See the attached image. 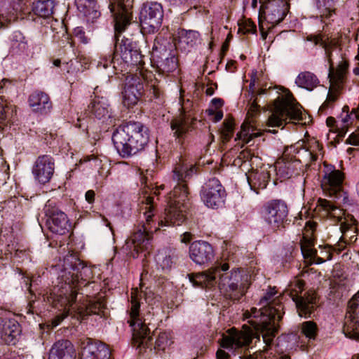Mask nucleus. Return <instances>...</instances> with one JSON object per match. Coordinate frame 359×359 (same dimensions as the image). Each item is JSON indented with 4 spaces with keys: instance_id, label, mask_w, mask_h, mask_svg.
<instances>
[{
    "instance_id": "5fc2aeb1",
    "label": "nucleus",
    "mask_w": 359,
    "mask_h": 359,
    "mask_svg": "<svg viewBox=\"0 0 359 359\" xmlns=\"http://www.w3.org/2000/svg\"><path fill=\"white\" fill-rule=\"evenodd\" d=\"M209 114L214 115L213 121L215 122L219 121L223 117V112L222 111L215 112L212 110H210Z\"/></svg>"
},
{
    "instance_id": "f03ea898",
    "label": "nucleus",
    "mask_w": 359,
    "mask_h": 359,
    "mask_svg": "<svg viewBox=\"0 0 359 359\" xmlns=\"http://www.w3.org/2000/svg\"><path fill=\"white\" fill-rule=\"evenodd\" d=\"M228 263L217 265L202 273L192 274L190 281L196 287H212L217 286L224 295L231 300H239L249 287V277L239 269L229 271Z\"/></svg>"
},
{
    "instance_id": "1a4fd4ad",
    "label": "nucleus",
    "mask_w": 359,
    "mask_h": 359,
    "mask_svg": "<svg viewBox=\"0 0 359 359\" xmlns=\"http://www.w3.org/2000/svg\"><path fill=\"white\" fill-rule=\"evenodd\" d=\"M326 39L325 36L320 33L318 34H309L306 37L307 41L313 43L315 46L319 45L325 49L330 64L328 78L330 85L327 99L320 107V110H324L330 107L337 100L340 90L346 80L348 67V62L344 59H341L337 67H334Z\"/></svg>"
},
{
    "instance_id": "c756f323",
    "label": "nucleus",
    "mask_w": 359,
    "mask_h": 359,
    "mask_svg": "<svg viewBox=\"0 0 359 359\" xmlns=\"http://www.w3.org/2000/svg\"><path fill=\"white\" fill-rule=\"evenodd\" d=\"M88 110L95 118L103 121L111 118L109 105L103 97L95 96L88 105Z\"/></svg>"
},
{
    "instance_id": "a19ab883",
    "label": "nucleus",
    "mask_w": 359,
    "mask_h": 359,
    "mask_svg": "<svg viewBox=\"0 0 359 359\" xmlns=\"http://www.w3.org/2000/svg\"><path fill=\"white\" fill-rule=\"evenodd\" d=\"M302 333L309 339H315L318 333V326L313 321H305L302 323Z\"/></svg>"
},
{
    "instance_id": "13d9d810",
    "label": "nucleus",
    "mask_w": 359,
    "mask_h": 359,
    "mask_svg": "<svg viewBox=\"0 0 359 359\" xmlns=\"http://www.w3.org/2000/svg\"><path fill=\"white\" fill-rule=\"evenodd\" d=\"M181 242L184 243H187L191 240V233L189 232L184 233L181 236Z\"/></svg>"
},
{
    "instance_id": "4be33fe9",
    "label": "nucleus",
    "mask_w": 359,
    "mask_h": 359,
    "mask_svg": "<svg viewBox=\"0 0 359 359\" xmlns=\"http://www.w3.org/2000/svg\"><path fill=\"white\" fill-rule=\"evenodd\" d=\"M81 359H110L111 351L107 346L89 338L80 341Z\"/></svg>"
},
{
    "instance_id": "ea45409f",
    "label": "nucleus",
    "mask_w": 359,
    "mask_h": 359,
    "mask_svg": "<svg viewBox=\"0 0 359 359\" xmlns=\"http://www.w3.org/2000/svg\"><path fill=\"white\" fill-rule=\"evenodd\" d=\"M199 36V33L194 30L182 29L179 32L180 41L191 46L196 43Z\"/></svg>"
},
{
    "instance_id": "a18cd8bd",
    "label": "nucleus",
    "mask_w": 359,
    "mask_h": 359,
    "mask_svg": "<svg viewBox=\"0 0 359 359\" xmlns=\"http://www.w3.org/2000/svg\"><path fill=\"white\" fill-rule=\"evenodd\" d=\"M239 31L243 32V34H254L256 32V25L250 20H245L241 25H240Z\"/></svg>"
},
{
    "instance_id": "603ef678",
    "label": "nucleus",
    "mask_w": 359,
    "mask_h": 359,
    "mask_svg": "<svg viewBox=\"0 0 359 359\" xmlns=\"http://www.w3.org/2000/svg\"><path fill=\"white\" fill-rule=\"evenodd\" d=\"M12 87L11 81L8 79H4L0 81V93H3L4 90H8Z\"/></svg>"
},
{
    "instance_id": "3c124183",
    "label": "nucleus",
    "mask_w": 359,
    "mask_h": 359,
    "mask_svg": "<svg viewBox=\"0 0 359 359\" xmlns=\"http://www.w3.org/2000/svg\"><path fill=\"white\" fill-rule=\"evenodd\" d=\"M347 142L353 145H359V128L351 134Z\"/></svg>"
},
{
    "instance_id": "4d7b16f0",
    "label": "nucleus",
    "mask_w": 359,
    "mask_h": 359,
    "mask_svg": "<svg viewBox=\"0 0 359 359\" xmlns=\"http://www.w3.org/2000/svg\"><path fill=\"white\" fill-rule=\"evenodd\" d=\"M68 313H63L62 316H57L53 321V325L54 327L57 326L67 316Z\"/></svg>"
},
{
    "instance_id": "6e6d98bb",
    "label": "nucleus",
    "mask_w": 359,
    "mask_h": 359,
    "mask_svg": "<svg viewBox=\"0 0 359 359\" xmlns=\"http://www.w3.org/2000/svg\"><path fill=\"white\" fill-rule=\"evenodd\" d=\"M95 191L93 190H88L85 195L86 200L89 203H92L95 199Z\"/></svg>"
},
{
    "instance_id": "774afa93",
    "label": "nucleus",
    "mask_w": 359,
    "mask_h": 359,
    "mask_svg": "<svg viewBox=\"0 0 359 359\" xmlns=\"http://www.w3.org/2000/svg\"><path fill=\"white\" fill-rule=\"evenodd\" d=\"M257 107H258V105L256 103L255 100H254L252 102V105H251V109L252 110H255V109H257Z\"/></svg>"
},
{
    "instance_id": "052dcab7",
    "label": "nucleus",
    "mask_w": 359,
    "mask_h": 359,
    "mask_svg": "<svg viewBox=\"0 0 359 359\" xmlns=\"http://www.w3.org/2000/svg\"><path fill=\"white\" fill-rule=\"evenodd\" d=\"M305 152L308 153V155L309 156V158L311 162H314L318 159V154L315 152L314 150L313 151H305Z\"/></svg>"
},
{
    "instance_id": "c85d7f7f",
    "label": "nucleus",
    "mask_w": 359,
    "mask_h": 359,
    "mask_svg": "<svg viewBox=\"0 0 359 359\" xmlns=\"http://www.w3.org/2000/svg\"><path fill=\"white\" fill-rule=\"evenodd\" d=\"M21 332L19 323L14 319L4 321L1 330V338L7 344H15Z\"/></svg>"
},
{
    "instance_id": "5701e85b",
    "label": "nucleus",
    "mask_w": 359,
    "mask_h": 359,
    "mask_svg": "<svg viewBox=\"0 0 359 359\" xmlns=\"http://www.w3.org/2000/svg\"><path fill=\"white\" fill-rule=\"evenodd\" d=\"M261 10L264 14L265 20L273 27L285 18L287 4L284 0H269L262 5Z\"/></svg>"
},
{
    "instance_id": "e433bc0d",
    "label": "nucleus",
    "mask_w": 359,
    "mask_h": 359,
    "mask_svg": "<svg viewBox=\"0 0 359 359\" xmlns=\"http://www.w3.org/2000/svg\"><path fill=\"white\" fill-rule=\"evenodd\" d=\"M10 53L13 55L17 56H27L28 55V46L24 36L20 33L15 34L11 41L10 48Z\"/></svg>"
},
{
    "instance_id": "cd10ccee",
    "label": "nucleus",
    "mask_w": 359,
    "mask_h": 359,
    "mask_svg": "<svg viewBox=\"0 0 359 359\" xmlns=\"http://www.w3.org/2000/svg\"><path fill=\"white\" fill-rule=\"evenodd\" d=\"M29 104L34 111L47 114L52 109V102L48 94L35 91L29 97Z\"/></svg>"
},
{
    "instance_id": "2f4dec72",
    "label": "nucleus",
    "mask_w": 359,
    "mask_h": 359,
    "mask_svg": "<svg viewBox=\"0 0 359 359\" xmlns=\"http://www.w3.org/2000/svg\"><path fill=\"white\" fill-rule=\"evenodd\" d=\"M295 167V162L288 159L286 154L278 158L275 163L276 174L283 180L290 178L293 175Z\"/></svg>"
},
{
    "instance_id": "49530a36",
    "label": "nucleus",
    "mask_w": 359,
    "mask_h": 359,
    "mask_svg": "<svg viewBox=\"0 0 359 359\" xmlns=\"http://www.w3.org/2000/svg\"><path fill=\"white\" fill-rule=\"evenodd\" d=\"M169 343V339L168 337L167 334L165 333H161L159 334L158 337L157 338L156 341V344L159 348H162L163 350L165 349V346Z\"/></svg>"
},
{
    "instance_id": "0e129e2a",
    "label": "nucleus",
    "mask_w": 359,
    "mask_h": 359,
    "mask_svg": "<svg viewBox=\"0 0 359 359\" xmlns=\"http://www.w3.org/2000/svg\"><path fill=\"white\" fill-rule=\"evenodd\" d=\"M168 1L172 4L181 5V4H184L186 2H187L188 0H168Z\"/></svg>"
},
{
    "instance_id": "09e8293b",
    "label": "nucleus",
    "mask_w": 359,
    "mask_h": 359,
    "mask_svg": "<svg viewBox=\"0 0 359 359\" xmlns=\"http://www.w3.org/2000/svg\"><path fill=\"white\" fill-rule=\"evenodd\" d=\"M5 106V104L0 101V130H3L4 129V121L6 118Z\"/></svg>"
},
{
    "instance_id": "473e14b6",
    "label": "nucleus",
    "mask_w": 359,
    "mask_h": 359,
    "mask_svg": "<svg viewBox=\"0 0 359 359\" xmlns=\"http://www.w3.org/2000/svg\"><path fill=\"white\" fill-rule=\"evenodd\" d=\"M177 259L175 250L165 248L161 250L155 256L156 265L162 270H169Z\"/></svg>"
},
{
    "instance_id": "2eb2a0df",
    "label": "nucleus",
    "mask_w": 359,
    "mask_h": 359,
    "mask_svg": "<svg viewBox=\"0 0 359 359\" xmlns=\"http://www.w3.org/2000/svg\"><path fill=\"white\" fill-rule=\"evenodd\" d=\"M43 211L49 230L55 233L65 234L69 226V220L66 214L57 207L56 202L54 200H48Z\"/></svg>"
},
{
    "instance_id": "7ed1b4c3",
    "label": "nucleus",
    "mask_w": 359,
    "mask_h": 359,
    "mask_svg": "<svg viewBox=\"0 0 359 359\" xmlns=\"http://www.w3.org/2000/svg\"><path fill=\"white\" fill-rule=\"evenodd\" d=\"M196 172L195 165L180 160L173 169V180L177 182L168 196V207L165 209L164 220L158 222V227L164 226L180 225L186 219L187 210L189 208V191L187 180Z\"/></svg>"
},
{
    "instance_id": "423d86ee",
    "label": "nucleus",
    "mask_w": 359,
    "mask_h": 359,
    "mask_svg": "<svg viewBox=\"0 0 359 359\" xmlns=\"http://www.w3.org/2000/svg\"><path fill=\"white\" fill-rule=\"evenodd\" d=\"M91 274L90 269L85 266L76 257L69 255L64 258L61 275L64 283L55 288V292L57 293L58 301L62 305L72 306L74 303L77 290L87 285V280L90 278Z\"/></svg>"
},
{
    "instance_id": "6ab92c4d",
    "label": "nucleus",
    "mask_w": 359,
    "mask_h": 359,
    "mask_svg": "<svg viewBox=\"0 0 359 359\" xmlns=\"http://www.w3.org/2000/svg\"><path fill=\"white\" fill-rule=\"evenodd\" d=\"M343 332L346 337L359 341V292L348 302Z\"/></svg>"
},
{
    "instance_id": "a211bd4d",
    "label": "nucleus",
    "mask_w": 359,
    "mask_h": 359,
    "mask_svg": "<svg viewBox=\"0 0 359 359\" xmlns=\"http://www.w3.org/2000/svg\"><path fill=\"white\" fill-rule=\"evenodd\" d=\"M287 212V206L283 201L273 200L264 205L263 218L275 230L283 224Z\"/></svg>"
},
{
    "instance_id": "de8ad7c7",
    "label": "nucleus",
    "mask_w": 359,
    "mask_h": 359,
    "mask_svg": "<svg viewBox=\"0 0 359 359\" xmlns=\"http://www.w3.org/2000/svg\"><path fill=\"white\" fill-rule=\"evenodd\" d=\"M14 20L13 15L0 13V28L6 27L7 24Z\"/></svg>"
},
{
    "instance_id": "7c9ffc66",
    "label": "nucleus",
    "mask_w": 359,
    "mask_h": 359,
    "mask_svg": "<svg viewBox=\"0 0 359 359\" xmlns=\"http://www.w3.org/2000/svg\"><path fill=\"white\" fill-rule=\"evenodd\" d=\"M79 11L92 22L100 16L95 0H75Z\"/></svg>"
},
{
    "instance_id": "a878e982",
    "label": "nucleus",
    "mask_w": 359,
    "mask_h": 359,
    "mask_svg": "<svg viewBox=\"0 0 359 359\" xmlns=\"http://www.w3.org/2000/svg\"><path fill=\"white\" fill-rule=\"evenodd\" d=\"M194 119L187 115H180L172 119L170 128L173 137L181 142L187 133L193 129Z\"/></svg>"
},
{
    "instance_id": "e2e57ef3",
    "label": "nucleus",
    "mask_w": 359,
    "mask_h": 359,
    "mask_svg": "<svg viewBox=\"0 0 359 359\" xmlns=\"http://www.w3.org/2000/svg\"><path fill=\"white\" fill-rule=\"evenodd\" d=\"M140 181H141V184L142 185H144L145 187H148L149 188V184H148V177L147 176H142L141 178H140Z\"/></svg>"
},
{
    "instance_id": "72a5a7b5",
    "label": "nucleus",
    "mask_w": 359,
    "mask_h": 359,
    "mask_svg": "<svg viewBox=\"0 0 359 359\" xmlns=\"http://www.w3.org/2000/svg\"><path fill=\"white\" fill-rule=\"evenodd\" d=\"M295 83L300 88L311 91L319 85L320 81L314 73L304 71L297 75Z\"/></svg>"
},
{
    "instance_id": "9d476101",
    "label": "nucleus",
    "mask_w": 359,
    "mask_h": 359,
    "mask_svg": "<svg viewBox=\"0 0 359 359\" xmlns=\"http://www.w3.org/2000/svg\"><path fill=\"white\" fill-rule=\"evenodd\" d=\"M143 296H145L146 302L151 304V297L148 293L139 292L137 288L132 290L130 294V320L128 323L133 330V339L134 342L137 344V346L149 347V342L151 340L150 330L147 327L149 323H147V318H141L139 316L140 299Z\"/></svg>"
},
{
    "instance_id": "0eeeda50",
    "label": "nucleus",
    "mask_w": 359,
    "mask_h": 359,
    "mask_svg": "<svg viewBox=\"0 0 359 359\" xmlns=\"http://www.w3.org/2000/svg\"><path fill=\"white\" fill-rule=\"evenodd\" d=\"M112 141L119 154L128 157L144 149L149 142V130L140 122L130 121L115 130Z\"/></svg>"
},
{
    "instance_id": "39448f33",
    "label": "nucleus",
    "mask_w": 359,
    "mask_h": 359,
    "mask_svg": "<svg viewBox=\"0 0 359 359\" xmlns=\"http://www.w3.org/2000/svg\"><path fill=\"white\" fill-rule=\"evenodd\" d=\"M254 336V331L246 325L243 326L242 330L232 327L223 335L220 344L222 348L233 351L240 359H290L288 355L276 354V347L271 345L275 336L271 337L269 343L264 341L266 346L262 351L252 353L250 345Z\"/></svg>"
},
{
    "instance_id": "79ce46f5",
    "label": "nucleus",
    "mask_w": 359,
    "mask_h": 359,
    "mask_svg": "<svg viewBox=\"0 0 359 359\" xmlns=\"http://www.w3.org/2000/svg\"><path fill=\"white\" fill-rule=\"evenodd\" d=\"M234 130V121L232 118H226L221 129V138L222 142H228L232 137Z\"/></svg>"
},
{
    "instance_id": "ddd939ff",
    "label": "nucleus",
    "mask_w": 359,
    "mask_h": 359,
    "mask_svg": "<svg viewBox=\"0 0 359 359\" xmlns=\"http://www.w3.org/2000/svg\"><path fill=\"white\" fill-rule=\"evenodd\" d=\"M344 178V173L341 171L336 170L332 165L326 166L322 181V188L330 196L346 203L348 196L342 188Z\"/></svg>"
},
{
    "instance_id": "20e7f679",
    "label": "nucleus",
    "mask_w": 359,
    "mask_h": 359,
    "mask_svg": "<svg viewBox=\"0 0 359 359\" xmlns=\"http://www.w3.org/2000/svg\"><path fill=\"white\" fill-rule=\"evenodd\" d=\"M276 291L270 288L259 302L260 308L252 307L250 311L243 313L245 320L251 325L256 333L260 332L263 341L269 343L271 337L278 331V323L282 319L284 312L283 306L280 300L275 297Z\"/></svg>"
},
{
    "instance_id": "393cba45",
    "label": "nucleus",
    "mask_w": 359,
    "mask_h": 359,
    "mask_svg": "<svg viewBox=\"0 0 359 359\" xmlns=\"http://www.w3.org/2000/svg\"><path fill=\"white\" fill-rule=\"evenodd\" d=\"M214 250L208 242L197 241L193 242L189 247V256L197 264H205L214 258Z\"/></svg>"
},
{
    "instance_id": "f8f14e48",
    "label": "nucleus",
    "mask_w": 359,
    "mask_h": 359,
    "mask_svg": "<svg viewBox=\"0 0 359 359\" xmlns=\"http://www.w3.org/2000/svg\"><path fill=\"white\" fill-rule=\"evenodd\" d=\"M304 289V282L295 278L291 281L285 290V294L290 296L295 302L297 312L301 317L310 318L316 308V297L314 294H308L306 296H299Z\"/></svg>"
},
{
    "instance_id": "4468645a",
    "label": "nucleus",
    "mask_w": 359,
    "mask_h": 359,
    "mask_svg": "<svg viewBox=\"0 0 359 359\" xmlns=\"http://www.w3.org/2000/svg\"><path fill=\"white\" fill-rule=\"evenodd\" d=\"M163 18V10L161 4L147 2L144 4L140 13V22L142 29L149 34L158 30Z\"/></svg>"
},
{
    "instance_id": "864d4df0",
    "label": "nucleus",
    "mask_w": 359,
    "mask_h": 359,
    "mask_svg": "<svg viewBox=\"0 0 359 359\" xmlns=\"http://www.w3.org/2000/svg\"><path fill=\"white\" fill-rule=\"evenodd\" d=\"M217 359H229L230 355L222 349H219L216 353Z\"/></svg>"
},
{
    "instance_id": "69168bd1",
    "label": "nucleus",
    "mask_w": 359,
    "mask_h": 359,
    "mask_svg": "<svg viewBox=\"0 0 359 359\" xmlns=\"http://www.w3.org/2000/svg\"><path fill=\"white\" fill-rule=\"evenodd\" d=\"M212 102L217 106H221L222 104V101L219 98H214Z\"/></svg>"
},
{
    "instance_id": "338daca9",
    "label": "nucleus",
    "mask_w": 359,
    "mask_h": 359,
    "mask_svg": "<svg viewBox=\"0 0 359 359\" xmlns=\"http://www.w3.org/2000/svg\"><path fill=\"white\" fill-rule=\"evenodd\" d=\"M53 63L55 67H59L60 65L61 61L59 59H56L53 60Z\"/></svg>"
},
{
    "instance_id": "f3484780",
    "label": "nucleus",
    "mask_w": 359,
    "mask_h": 359,
    "mask_svg": "<svg viewBox=\"0 0 359 359\" xmlns=\"http://www.w3.org/2000/svg\"><path fill=\"white\" fill-rule=\"evenodd\" d=\"M201 199L206 206L218 208L226 197V192L219 180L215 177L210 179L203 187Z\"/></svg>"
},
{
    "instance_id": "bb28decb",
    "label": "nucleus",
    "mask_w": 359,
    "mask_h": 359,
    "mask_svg": "<svg viewBox=\"0 0 359 359\" xmlns=\"http://www.w3.org/2000/svg\"><path fill=\"white\" fill-rule=\"evenodd\" d=\"M76 351L72 343L67 339L55 341L50 351L48 359H75Z\"/></svg>"
},
{
    "instance_id": "9b49d317",
    "label": "nucleus",
    "mask_w": 359,
    "mask_h": 359,
    "mask_svg": "<svg viewBox=\"0 0 359 359\" xmlns=\"http://www.w3.org/2000/svg\"><path fill=\"white\" fill-rule=\"evenodd\" d=\"M278 97L273 103L271 114L268 119V125L271 127H280L286 124L287 121H300L303 119L302 107L297 103L292 93Z\"/></svg>"
},
{
    "instance_id": "6e6552de",
    "label": "nucleus",
    "mask_w": 359,
    "mask_h": 359,
    "mask_svg": "<svg viewBox=\"0 0 359 359\" xmlns=\"http://www.w3.org/2000/svg\"><path fill=\"white\" fill-rule=\"evenodd\" d=\"M140 211L143 212L145 222L137 227L129 239L126 241V249L130 250L131 255L135 257L140 252H149L151 248V240L152 233L159 229H153V217L154 216V198L151 196H144L140 205Z\"/></svg>"
},
{
    "instance_id": "aec40b11",
    "label": "nucleus",
    "mask_w": 359,
    "mask_h": 359,
    "mask_svg": "<svg viewBox=\"0 0 359 359\" xmlns=\"http://www.w3.org/2000/svg\"><path fill=\"white\" fill-rule=\"evenodd\" d=\"M55 171V161L50 155L39 156L32 168L34 180L41 184L50 182Z\"/></svg>"
},
{
    "instance_id": "58836bf2",
    "label": "nucleus",
    "mask_w": 359,
    "mask_h": 359,
    "mask_svg": "<svg viewBox=\"0 0 359 359\" xmlns=\"http://www.w3.org/2000/svg\"><path fill=\"white\" fill-rule=\"evenodd\" d=\"M255 128L248 123H243L241 126V131L237 134L236 140H241L245 143H249L252 139L260 136V133L255 131Z\"/></svg>"
},
{
    "instance_id": "bf43d9fd",
    "label": "nucleus",
    "mask_w": 359,
    "mask_h": 359,
    "mask_svg": "<svg viewBox=\"0 0 359 359\" xmlns=\"http://www.w3.org/2000/svg\"><path fill=\"white\" fill-rule=\"evenodd\" d=\"M337 121L332 116L328 117L326 120V123L329 127L335 126L337 128Z\"/></svg>"
},
{
    "instance_id": "4c0bfd02",
    "label": "nucleus",
    "mask_w": 359,
    "mask_h": 359,
    "mask_svg": "<svg viewBox=\"0 0 359 359\" xmlns=\"http://www.w3.org/2000/svg\"><path fill=\"white\" fill-rule=\"evenodd\" d=\"M269 172L266 170L257 171L255 173L248 177V180L249 181V183L250 184V180L254 181V186H257L259 189L266 188L269 182Z\"/></svg>"
},
{
    "instance_id": "c03bdc74",
    "label": "nucleus",
    "mask_w": 359,
    "mask_h": 359,
    "mask_svg": "<svg viewBox=\"0 0 359 359\" xmlns=\"http://www.w3.org/2000/svg\"><path fill=\"white\" fill-rule=\"evenodd\" d=\"M105 309V302L104 300H97L90 302L87 306V312L89 314H100Z\"/></svg>"
},
{
    "instance_id": "412c9836",
    "label": "nucleus",
    "mask_w": 359,
    "mask_h": 359,
    "mask_svg": "<svg viewBox=\"0 0 359 359\" xmlns=\"http://www.w3.org/2000/svg\"><path fill=\"white\" fill-rule=\"evenodd\" d=\"M339 0H311L315 15L320 20L323 28L328 25L337 15V6Z\"/></svg>"
},
{
    "instance_id": "f704fd0d",
    "label": "nucleus",
    "mask_w": 359,
    "mask_h": 359,
    "mask_svg": "<svg viewBox=\"0 0 359 359\" xmlns=\"http://www.w3.org/2000/svg\"><path fill=\"white\" fill-rule=\"evenodd\" d=\"M54 7L53 0H39L33 3L32 11L36 15L47 18L53 15Z\"/></svg>"
},
{
    "instance_id": "37998d69",
    "label": "nucleus",
    "mask_w": 359,
    "mask_h": 359,
    "mask_svg": "<svg viewBox=\"0 0 359 359\" xmlns=\"http://www.w3.org/2000/svg\"><path fill=\"white\" fill-rule=\"evenodd\" d=\"M356 225V219L353 216H348L347 218H344V221L341 222L340 229L344 234L349 230L355 233Z\"/></svg>"
},
{
    "instance_id": "c9c22d12",
    "label": "nucleus",
    "mask_w": 359,
    "mask_h": 359,
    "mask_svg": "<svg viewBox=\"0 0 359 359\" xmlns=\"http://www.w3.org/2000/svg\"><path fill=\"white\" fill-rule=\"evenodd\" d=\"M316 208H318L319 212H323V216L339 219L342 215L341 210L326 199L319 198L317 202Z\"/></svg>"
},
{
    "instance_id": "680f3d73",
    "label": "nucleus",
    "mask_w": 359,
    "mask_h": 359,
    "mask_svg": "<svg viewBox=\"0 0 359 359\" xmlns=\"http://www.w3.org/2000/svg\"><path fill=\"white\" fill-rule=\"evenodd\" d=\"M346 246V242L344 241V239H340V241L338 242L337 248L338 250H342Z\"/></svg>"
},
{
    "instance_id": "dca6fc26",
    "label": "nucleus",
    "mask_w": 359,
    "mask_h": 359,
    "mask_svg": "<svg viewBox=\"0 0 359 359\" xmlns=\"http://www.w3.org/2000/svg\"><path fill=\"white\" fill-rule=\"evenodd\" d=\"M166 44L171 46L168 42L165 41V44L155 43L153 48L154 61L159 74H168L177 67V58L171 50L166 48Z\"/></svg>"
},
{
    "instance_id": "f257e3e1",
    "label": "nucleus",
    "mask_w": 359,
    "mask_h": 359,
    "mask_svg": "<svg viewBox=\"0 0 359 359\" xmlns=\"http://www.w3.org/2000/svg\"><path fill=\"white\" fill-rule=\"evenodd\" d=\"M109 8L114 17L116 43L113 56L104 57L98 62L97 67L107 69L112 68L118 72H126L129 67L130 72L135 69V73H130L126 78L123 92V103L130 108L135 106L144 91V82L147 79L143 73L144 65V56L137 45L129 39H119L121 34L131 23L132 12L130 8L124 4L123 0H109Z\"/></svg>"
},
{
    "instance_id": "8fccbe9b",
    "label": "nucleus",
    "mask_w": 359,
    "mask_h": 359,
    "mask_svg": "<svg viewBox=\"0 0 359 359\" xmlns=\"http://www.w3.org/2000/svg\"><path fill=\"white\" fill-rule=\"evenodd\" d=\"M74 35L75 36L83 43L86 44L88 43V39L86 36L85 32L81 29L80 28H76L74 29Z\"/></svg>"
},
{
    "instance_id": "b1692460",
    "label": "nucleus",
    "mask_w": 359,
    "mask_h": 359,
    "mask_svg": "<svg viewBox=\"0 0 359 359\" xmlns=\"http://www.w3.org/2000/svg\"><path fill=\"white\" fill-rule=\"evenodd\" d=\"M306 224L307 225H310L311 231L306 230V233L302 236L300 241L301 251L303 256L305 258L316 259L317 264H321L325 262L326 260L331 259L332 254L330 252H325L326 255L325 258L317 257V251L313 248L314 245V241L311 236L316 224L311 223V222H309Z\"/></svg>"
}]
</instances>
